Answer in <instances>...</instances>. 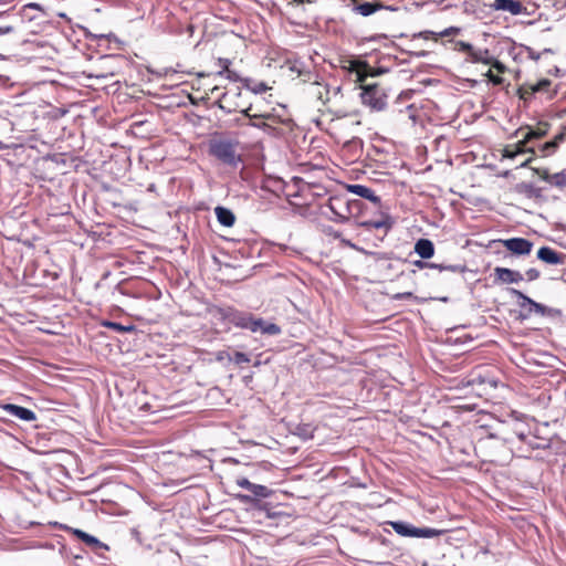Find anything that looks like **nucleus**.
Instances as JSON below:
<instances>
[{
    "mask_svg": "<svg viewBox=\"0 0 566 566\" xmlns=\"http://www.w3.org/2000/svg\"><path fill=\"white\" fill-rule=\"evenodd\" d=\"M358 226L367 232L374 233L376 241H382L394 227V219L382 209L381 202H363L355 214Z\"/></svg>",
    "mask_w": 566,
    "mask_h": 566,
    "instance_id": "f257e3e1",
    "label": "nucleus"
},
{
    "mask_svg": "<svg viewBox=\"0 0 566 566\" xmlns=\"http://www.w3.org/2000/svg\"><path fill=\"white\" fill-rule=\"evenodd\" d=\"M348 70L357 75V82L361 88L360 98L363 104L374 112L384 111L388 98L385 88L379 83H365L370 75L369 64L366 61L350 60Z\"/></svg>",
    "mask_w": 566,
    "mask_h": 566,
    "instance_id": "f03ea898",
    "label": "nucleus"
},
{
    "mask_svg": "<svg viewBox=\"0 0 566 566\" xmlns=\"http://www.w3.org/2000/svg\"><path fill=\"white\" fill-rule=\"evenodd\" d=\"M475 451L483 462L499 465L510 462L513 457L506 441L493 433L479 438L475 443Z\"/></svg>",
    "mask_w": 566,
    "mask_h": 566,
    "instance_id": "7ed1b4c3",
    "label": "nucleus"
},
{
    "mask_svg": "<svg viewBox=\"0 0 566 566\" xmlns=\"http://www.w3.org/2000/svg\"><path fill=\"white\" fill-rule=\"evenodd\" d=\"M331 211V219L337 222H344L355 218L360 209L359 199H349L346 195H334L326 205Z\"/></svg>",
    "mask_w": 566,
    "mask_h": 566,
    "instance_id": "20e7f679",
    "label": "nucleus"
},
{
    "mask_svg": "<svg viewBox=\"0 0 566 566\" xmlns=\"http://www.w3.org/2000/svg\"><path fill=\"white\" fill-rule=\"evenodd\" d=\"M230 322L240 328H245L252 333L261 332L266 335H277L281 333L279 325L274 323H268L263 318L254 317L250 313L234 312L229 317Z\"/></svg>",
    "mask_w": 566,
    "mask_h": 566,
    "instance_id": "39448f33",
    "label": "nucleus"
},
{
    "mask_svg": "<svg viewBox=\"0 0 566 566\" xmlns=\"http://www.w3.org/2000/svg\"><path fill=\"white\" fill-rule=\"evenodd\" d=\"M209 155L226 166L237 168L242 157L237 151V143L230 139H212L209 143Z\"/></svg>",
    "mask_w": 566,
    "mask_h": 566,
    "instance_id": "423d86ee",
    "label": "nucleus"
},
{
    "mask_svg": "<svg viewBox=\"0 0 566 566\" xmlns=\"http://www.w3.org/2000/svg\"><path fill=\"white\" fill-rule=\"evenodd\" d=\"M553 83L548 78H541L536 83L525 82L518 86L516 94L524 103H531L536 94H545L548 98L556 95V91L552 88Z\"/></svg>",
    "mask_w": 566,
    "mask_h": 566,
    "instance_id": "0eeeda50",
    "label": "nucleus"
},
{
    "mask_svg": "<svg viewBox=\"0 0 566 566\" xmlns=\"http://www.w3.org/2000/svg\"><path fill=\"white\" fill-rule=\"evenodd\" d=\"M254 105L252 103L248 104L244 109V116L249 118L247 123L248 126H252L264 132H271L273 129V125L280 123V119L276 115L271 112H253Z\"/></svg>",
    "mask_w": 566,
    "mask_h": 566,
    "instance_id": "6e6552de",
    "label": "nucleus"
},
{
    "mask_svg": "<svg viewBox=\"0 0 566 566\" xmlns=\"http://www.w3.org/2000/svg\"><path fill=\"white\" fill-rule=\"evenodd\" d=\"M242 92L239 87L230 88L217 96L218 106L227 112H240L244 115L247 104L241 101Z\"/></svg>",
    "mask_w": 566,
    "mask_h": 566,
    "instance_id": "1a4fd4ad",
    "label": "nucleus"
},
{
    "mask_svg": "<svg viewBox=\"0 0 566 566\" xmlns=\"http://www.w3.org/2000/svg\"><path fill=\"white\" fill-rule=\"evenodd\" d=\"M512 293L520 300L518 306L521 308V318L527 319L533 314H537L541 316L548 315L551 313V310L547 308L545 305L535 302L524 293H522L518 290H512Z\"/></svg>",
    "mask_w": 566,
    "mask_h": 566,
    "instance_id": "9d476101",
    "label": "nucleus"
},
{
    "mask_svg": "<svg viewBox=\"0 0 566 566\" xmlns=\"http://www.w3.org/2000/svg\"><path fill=\"white\" fill-rule=\"evenodd\" d=\"M521 135H522V138L517 143L506 145L502 149L503 158L513 159L517 155H521V154L530 153V154H532V156H534L536 154L534 147L530 146V144L532 142L530 140L527 135L525 133H523ZM532 160H533V157L527 158L524 163L521 164V167H527Z\"/></svg>",
    "mask_w": 566,
    "mask_h": 566,
    "instance_id": "9b49d317",
    "label": "nucleus"
},
{
    "mask_svg": "<svg viewBox=\"0 0 566 566\" xmlns=\"http://www.w3.org/2000/svg\"><path fill=\"white\" fill-rule=\"evenodd\" d=\"M392 530L403 537H424L431 538L439 534V531L429 527H416L409 523L396 521L388 523Z\"/></svg>",
    "mask_w": 566,
    "mask_h": 566,
    "instance_id": "f8f14e48",
    "label": "nucleus"
},
{
    "mask_svg": "<svg viewBox=\"0 0 566 566\" xmlns=\"http://www.w3.org/2000/svg\"><path fill=\"white\" fill-rule=\"evenodd\" d=\"M61 528L73 536H75L77 539L82 541L86 546H88L94 552H97L99 549H108V546L104 543H102L98 538H96L93 535H90L85 533L82 530L74 528L67 525H62Z\"/></svg>",
    "mask_w": 566,
    "mask_h": 566,
    "instance_id": "ddd939ff",
    "label": "nucleus"
},
{
    "mask_svg": "<svg viewBox=\"0 0 566 566\" xmlns=\"http://www.w3.org/2000/svg\"><path fill=\"white\" fill-rule=\"evenodd\" d=\"M500 242L515 255H527L531 253L533 243L524 238H511Z\"/></svg>",
    "mask_w": 566,
    "mask_h": 566,
    "instance_id": "4468645a",
    "label": "nucleus"
},
{
    "mask_svg": "<svg viewBox=\"0 0 566 566\" xmlns=\"http://www.w3.org/2000/svg\"><path fill=\"white\" fill-rule=\"evenodd\" d=\"M523 281V275L518 271H514L507 268L496 266L493 271V283L494 284H512L520 283Z\"/></svg>",
    "mask_w": 566,
    "mask_h": 566,
    "instance_id": "2eb2a0df",
    "label": "nucleus"
},
{
    "mask_svg": "<svg viewBox=\"0 0 566 566\" xmlns=\"http://www.w3.org/2000/svg\"><path fill=\"white\" fill-rule=\"evenodd\" d=\"M534 171L541 180L551 186L559 189H564L566 187V169L556 174H551L546 168H536Z\"/></svg>",
    "mask_w": 566,
    "mask_h": 566,
    "instance_id": "dca6fc26",
    "label": "nucleus"
},
{
    "mask_svg": "<svg viewBox=\"0 0 566 566\" xmlns=\"http://www.w3.org/2000/svg\"><path fill=\"white\" fill-rule=\"evenodd\" d=\"M549 128H551L549 123L538 122L534 127H530V126L520 127L518 129H516L513 133V136L517 137V136H520V134H523L525 132V134L527 135L530 140L533 142L535 139L544 138L548 134Z\"/></svg>",
    "mask_w": 566,
    "mask_h": 566,
    "instance_id": "f3484780",
    "label": "nucleus"
},
{
    "mask_svg": "<svg viewBox=\"0 0 566 566\" xmlns=\"http://www.w3.org/2000/svg\"><path fill=\"white\" fill-rule=\"evenodd\" d=\"M492 8L510 12L513 15H518L526 11L525 6L518 0H494Z\"/></svg>",
    "mask_w": 566,
    "mask_h": 566,
    "instance_id": "a211bd4d",
    "label": "nucleus"
},
{
    "mask_svg": "<svg viewBox=\"0 0 566 566\" xmlns=\"http://www.w3.org/2000/svg\"><path fill=\"white\" fill-rule=\"evenodd\" d=\"M537 258L552 265L562 264L564 262V255L549 247H542L537 251Z\"/></svg>",
    "mask_w": 566,
    "mask_h": 566,
    "instance_id": "6ab92c4d",
    "label": "nucleus"
},
{
    "mask_svg": "<svg viewBox=\"0 0 566 566\" xmlns=\"http://www.w3.org/2000/svg\"><path fill=\"white\" fill-rule=\"evenodd\" d=\"M3 409L11 416H14L23 421H33L36 419L35 413L31 409L18 405L8 403L3 406Z\"/></svg>",
    "mask_w": 566,
    "mask_h": 566,
    "instance_id": "aec40b11",
    "label": "nucleus"
},
{
    "mask_svg": "<svg viewBox=\"0 0 566 566\" xmlns=\"http://www.w3.org/2000/svg\"><path fill=\"white\" fill-rule=\"evenodd\" d=\"M460 31H461V29L458 27H450L440 32L424 30V31L419 32L418 36L423 40L431 39L437 42L439 38L454 36V35H458L460 33Z\"/></svg>",
    "mask_w": 566,
    "mask_h": 566,
    "instance_id": "412c9836",
    "label": "nucleus"
},
{
    "mask_svg": "<svg viewBox=\"0 0 566 566\" xmlns=\"http://www.w3.org/2000/svg\"><path fill=\"white\" fill-rule=\"evenodd\" d=\"M348 191L359 196L360 198L367 199L368 202H381L380 198L375 195L374 190L364 185H348Z\"/></svg>",
    "mask_w": 566,
    "mask_h": 566,
    "instance_id": "4be33fe9",
    "label": "nucleus"
},
{
    "mask_svg": "<svg viewBox=\"0 0 566 566\" xmlns=\"http://www.w3.org/2000/svg\"><path fill=\"white\" fill-rule=\"evenodd\" d=\"M434 244L431 240L421 238L415 243V252L421 258V259H430L434 255Z\"/></svg>",
    "mask_w": 566,
    "mask_h": 566,
    "instance_id": "5701e85b",
    "label": "nucleus"
},
{
    "mask_svg": "<svg viewBox=\"0 0 566 566\" xmlns=\"http://www.w3.org/2000/svg\"><path fill=\"white\" fill-rule=\"evenodd\" d=\"M214 213L217 216L218 221L224 227H232L235 222L234 213L224 207L218 206L214 208Z\"/></svg>",
    "mask_w": 566,
    "mask_h": 566,
    "instance_id": "b1692460",
    "label": "nucleus"
},
{
    "mask_svg": "<svg viewBox=\"0 0 566 566\" xmlns=\"http://www.w3.org/2000/svg\"><path fill=\"white\" fill-rule=\"evenodd\" d=\"M384 8L385 6L381 2H364L356 4L354 11L363 17H368Z\"/></svg>",
    "mask_w": 566,
    "mask_h": 566,
    "instance_id": "393cba45",
    "label": "nucleus"
},
{
    "mask_svg": "<svg viewBox=\"0 0 566 566\" xmlns=\"http://www.w3.org/2000/svg\"><path fill=\"white\" fill-rule=\"evenodd\" d=\"M238 484L241 488L249 490L255 496L266 497L269 495V490L266 486L260 485V484H254V483L250 482L248 479L240 480L238 482Z\"/></svg>",
    "mask_w": 566,
    "mask_h": 566,
    "instance_id": "a878e982",
    "label": "nucleus"
},
{
    "mask_svg": "<svg viewBox=\"0 0 566 566\" xmlns=\"http://www.w3.org/2000/svg\"><path fill=\"white\" fill-rule=\"evenodd\" d=\"M493 57L490 55L489 50H474L469 61L472 63L490 64Z\"/></svg>",
    "mask_w": 566,
    "mask_h": 566,
    "instance_id": "bb28decb",
    "label": "nucleus"
},
{
    "mask_svg": "<svg viewBox=\"0 0 566 566\" xmlns=\"http://www.w3.org/2000/svg\"><path fill=\"white\" fill-rule=\"evenodd\" d=\"M312 87H313V93L314 95L319 99L322 101L323 104H326L328 101H329V97H328V86L325 85V84H322V83H314L312 84Z\"/></svg>",
    "mask_w": 566,
    "mask_h": 566,
    "instance_id": "cd10ccee",
    "label": "nucleus"
},
{
    "mask_svg": "<svg viewBox=\"0 0 566 566\" xmlns=\"http://www.w3.org/2000/svg\"><path fill=\"white\" fill-rule=\"evenodd\" d=\"M101 325L106 327V328H109V329H113L115 332H118V333H126V332L134 331V326L133 325L124 326V325H122L119 323L112 322V321H103L101 323Z\"/></svg>",
    "mask_w": 566,
    "mask_h": 566,
    "instance_id": "c85d7f7f",
    "label": "nucleus"
},
{
    "mask_svg": "<svg viewBox=\"0 0 566 566\" xmlns=\"http://www.w3.org/2000/svg\"><path fill=\"white\" fill-rule=\"evenodd\" d=\"M454 50L465 53L468 55V59H470L472 53L474 52V48L470 43L464 41H455Z\"/></svg>",
    "mask_w": 566,
    "mask_h": 566,
    "instance_id": "c756f323",
    "label": "nucleus"
},
{
    "mask_svg": "<svg viewBox=\"0 0 566 566\" xmlns=\"http://www.w3.org/2000/svg\"><path fill=\"white\" fill-rule=\"evenodd\" d=\"M557 146L555 142H546L543 145L539 146L538 150L541 153V156L546 157L552 154H554L557 150Z\"/></svg>",
    "mask_w": 566,
    "mask_h": 566,
    "instance_id": "7c9ffc66",
    "label": "nucleus"
},
{
    "mask_svg": "<svg viewBox=\"0 0 566 566\" xmlns=\"http://www.w3.org/2000/svg\"><path fill=\"white\" fill-rule=\"evenodd\" d=\"M428 264H429V266H427V269H434V270H438L439 272H443V271L458 272L459 271L458 265H443V264H438V263H432V262H428Z\"/></svg>",
    "mask_w": 566,
    "mask_h": 566,
    "instance_id": "2f4dec72",
    "label": "nucleus"
},
{
    "mask_svg": "<svg viewBox=\"0 0 566 566\" xmlns=\"http://www.w3.org/2000/svg\"><path fill=\"white\" fill-rule=\"evenodd\" d=\"M230 359H232L237 365L250 363V357L242 352H235L233 357H230Z\"/></svg>",
    "mask_w": 566,
    "mask_h": 566,
    "instance_id": "473e14b6",
    "label": "nucleus"
},
{
    "mask_svg": "<svg viewBox=\"0 0 566 566\" xmlns=\"http://www.w3.org/2000/svg\"><path fill=\"white\" fill-rule=\"evenodd\" d=\"M490 65L492 66V69L496 70V72L499 74H503L506 71L505 65L502 62H500L499 60L493 59L491 61Z\"/></svg>",
    "mask_w": 566,
    "mask_h": 566,
    "instance_id": "72a5a7b5",
    "label": "nucleus"
},
{
    "mask_svg": "<svg viewBox=\"0 0 566 566\" xmlns=\"http://www.w3.org/2000/svg\"><path fill=\"white\" fill-rule=\"evenodd\" d=\"M486 76L489 77L490 82L495 85H501L503 83V78L500 75H495L492 69L488 71Z\"/></svg>",
    "mask_w": 566,
    "mask_h": 566,
    "instance_id": "f704fd0d",
    "label": "nucleus"
},
{
    "mask_svg": "<svg viewBox=\"0 0 566 566\" xmlns=\"http://www.w3.org/2000/svg\"><path fill=\"white\" fill-rule=\"evenodd\" d=\"M514 431L521 441H527L531 436L530 430H524L523 428H516Z\"/></svg>",
    "mask_w": 566,
    "mask_h": 566,
    "instance_id": "c9c22d12",
    "label": "nucleus"
},
{
    "mask_svg": "<svg viewBox=\"0 0 566 566\" xmlns=\"http://www.w3.org/2000/svg\"><path fill=\"white\" fill-rule=\"evenodd\" d=\"M219 65L222 67V71L219 72L218 75H221L223 72L230 73V71H229L230 61L228 59H219Z\"/></svg>",
    "mask_w": 566,
    "mask_h": 566,
    "instance_id": "e433bc0d",
    "label": "nucleus"
},
{
    "mask_svg": "<svg viewBox=\"0 0 566 566\" xmlns=\"http://www.w3.org/2000/svg\"><path fill=\"white\" fill-rule=\"evenodd\" d=\"M565 138H566V132H565V129H564L563 132H560L559 134H557V135L552 139V142H555V143H556V146L558 147V146H559V144H560L562 142H564V140H565Z\"/></svg>",
    "mask_w": 566,
    "mask_h": 566,
    "instance_id": "4c0bfd02",
    "label": "nucleus"
},
{
    "mask_svg": "<svg viewBox=\"0 0 566 566\" xmlns=\"http://www.w3.org/2000/svg\"><path fill=\"white\" fill-rule=\"evenodd\" d=\"M412 264L418 268L419 270H423V269H427V266H429L428 264V261H424L423 260H416L412 262Z\"/></svg>",
    "mask_w": 566,
    "mask_h": 566,
    "instance_id": "58836bf2",
    "label": "nucleus"
},
{
    "mask_svg": "<svg viewBox=\"0 0 566 566\" xmlns=\"http://www.w3.org/2000/svg\"><path fill=\"white\" fill-rule=\"evenodd\" d=\"M114 76H115V72H113V71L107 72V73L95 74V77H97V78H107V77H114Z\"/></svg>",
    "mask_w": 566,
    "mask_h": 566,
    "instance_id": "ea45409f",
    "label": "nucleus"
},
{
    "mask_svg": "<svg viewBox=\"0 0 566 566\" xmlns=\"http://www.w3.org/2000/svg\"><path fill=\"white\" fill-rule=\"evenodd\" d=\"M410 297H412L411 292L398 293L395 295L396 300H403V298H410Z\"/></svg>",
    "mask_w": 566,
    "mask_h": 566,
    "instance_id": "a19ab883",
    "label": "nucleus"
},
{
    "mask_svg": "<svg viewBox=\"0 0 566 566\" xmlns=\"http://www.w3.org/2000/svg\"><path fill=\"white\" fill-rule=\"evenodd\" d=\"M268 90V86L264 83H259L255 85L254 93H262Z\"/></svg>",
    "mask_w": 566,
    "mask_h": 566,
    "instance_id": "79ce46f5",
    "label": "nucleus"
},
{
    "mask_svg": "<svg viewBox=\"0 0 566 566\" xmlns=\"http://www.w3.org/2000/svg\"><path fill=\"white\" fill-rule=\"evenodd\" d=\"M526 274L528 275V279L530 280H535L538 277V271L535 270V269H531L526 272Z\"/></svg>",
    "mask_w": 566,
    "mask_h": 566,
    "instance_id": "37998d69",
    "label": "nucleus"
},
{
    "mask_svg": "<svg viewBox=\"0 0 566 566\" xmlns=\"http://www.w3.org/2000/svg\"><path fill=\"white\" fill-rule=\"evenodd\" d=\"M12 31L11 27L0 28V34H6Z\"/></svg>",
    "mask_w": 566,
    "mask_h": 566,
    "instance_id": "c03bdc74",
    "label": "nucleus"
},
{
    "mask_svg": "<svg viewBox=\"0 0 566 566\" xmlns=\"http://www.w3.org/2000/svg\"><path fill=\"white\" fill-rule=\"evenodd\" d=\"M224 355L230 359V355H229L228 353H226V352H220V353L218 354V357H217V358H218V360L223 359V358H224Z\"/></svg>",
    "mask_w": 566,
    "mask_h": 566,
    "instance_id": "a18cd8bd",
    "label": "nucleus"
},
{
    "mask_svg": "<svg viewBox=\"0 0 566 566\" xmlns=\"http://www.w3.org/2000/svg\"><path fill=\"white\" fill-rule=\"evenodd\" d=\"M209 91H210L211 95H214L219 91V87L217 85H213V86H210Z\"/></svg>",
    "mask_w": 566,
    "mask_h": 566,
    "instance_id": "49530a36",
    "label": "nucleus"
},
{
    "mask_svg": "<svg viewBox=\"0 0 566 566\" xmlns=\"http://www.w3.org/2000/svg\"><path fill=\"white\" fill-rule=\"evenodd\" d=\"M27 7L32 8V9L41 10V6L38 4V3H29V4H27Z\"/></svg>",
    "mask_w": 566,
    "mask_h": 566,
    "instance_id": "de8ad7c7",
    "label": "nucleus"
},
{
    "mask_svg": "<svg viewBox=\"0 0 566 566\" xmlns=\"http://www.w3.org/2000/svg\"><path fill=\"white\" fill-rule=\"evenodd\" d=\"M201 99H205V98H210L209 94L207 93V91H205V95L200 96Z\"/></svg>",
    "mask_w": 566,
    "mask_h": 566,
    "instance_id": "09e8293b",
    "label": "nucleus"
},
{
    "mask_svg": "<svg viewBox=\"0 0 566 566\" xmlns=\"http://www.w3.org/2000/svg\"><path fill=\"white\" fill-rule=\"evenodd\" d=\"M253 112H263L261 108L254 106V111Z\"/></svg>",
    "mask_w": 566,
    "mask_h": 566,
    "instance_id": "8fccbe9b",
    "label": "nucleus"
},
{
    "mask_svg": "<svg viewBox=\"0 0 566 566\" xmlns=\"http://www.w3.org/2000/svg\"><path fill=\"white\" fill-rule=\"evenodd\" d=\"M202 78H206V76H205V75H200V77L198 78V81H197V82H198V83H200V81H201Z\"/></svg>",
    "mask_w": 566,
    "mask_h": 566,
    "instance_id": "3c124183",
    "label": "nucleus"
}]
</instances>
